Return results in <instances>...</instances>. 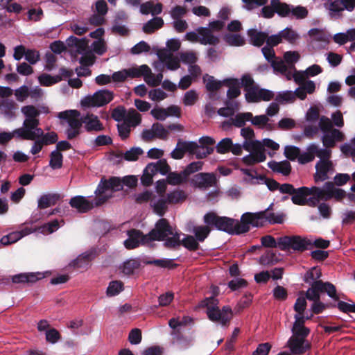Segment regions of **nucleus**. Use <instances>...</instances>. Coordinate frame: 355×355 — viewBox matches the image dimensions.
I'll list each match as a JSON object with an SVG mask.
<instances>
[{
  "instance_id": "nucleus-1",
  "label": "nucleus",
  "mask_w": 355,
  "mask_h": 355,
  "mask_svg": "<svg viewBox=\"0 0 355 355\" xmlns=\"http://www.w3.org/2000/svg\"><path fill=\"white\" fill-rule=\"evenodd\" d=\"M218 304V300L215 296H211L202 300L199 306L207 309L206 313L209 320L227 327L234 316L232 309L229 306H224L220 309Z\"/></svg>"
},
{
  "instance_id": "nucleus-2",
  "label": "nucleus",
  "mask_w": 355,
  "mask_h": 355,
  "mask_svg": "<svg viewBox=\"0 0 355 355\" xmlns=\"http://www.w3.org/2000/svg\"><path fill=\"white\" fill-rule=\"evenodd\" d=\"M204 223L216 230L230 234H241L239 232L240 221L227 216H220L214 211L207 213L203 217Z\"/></svg>"
},
{
  "instance_id": "nucleus-3",
  "label": "nucleus",
  "mask_w": 355,
  "mask_h": 355,
  "mask_svg": "<svg viewBox=\"0 0 355 355\" xmlns=\"http://www.w3.org/2000/svg\"><path fill=\"white\" fill-rule=\"evenodd\" d=\"M58 117L65 120L68 123L65 134L69 140H72L80 135L83 119L78 110H69L60 112L58 113Z\"/></svg>"
},
{
  "instance_id": "nucleus-4",
  "label": "nucleus",
  "mask_w": 355,
  "mask_h": 355,
  "mask_svg": "<svg viewBox=\"0 0 355 355\" xmlns=\"http://www.w3.org/2000/svg\"><path fill=\"white\" fill-rule=\"evenodd\" d=\"M281 193L283 194L291 195V200L294 205L304 206L306 197L311 194H318V187H301L295 189L291 184L284 183L283 187L281 189Z\"/></svg>"
},
{
  "instance_id": "nucleus-5",
  "label": "nucleus",
  "mask_w": 355,
  "mask_h": 355,
  "mask_svg": "<svg viewBox=\"0 0 355 355\" xmlns=\"http://www.w3.org/2000/svg\"><path fill=\"white\" fill-rule=\"evenodd\" d=\"M321 276L322 272L320 269L317 267H313L306 272L304 275L303 280L306 284H309L311 286L310 288L314 287L315 285L318 283H322V290H327L329 288V291H327L328 296L334 300H338V295L337 294L336 286L329 282H324L320 280L319 279Z\"/></svg>"
},
{
  "instance_id": "nucleus-6",
  "label": "nucleus",
  "mask_w": 355,
  "mask_h": 355,
  "mask_svg": "<svg viewBox=\"0 0 355 355\" xmlns=\"http://www.w3.org/2000/svg\"><path fill=\"white\" fill-rule=\"evenodd\" d=\"M311 239L298 235L284 236L279 238V248L282 251L293 250L302 252L309 249Z\"/></svg>"
},
{
  "instance_id": "nucleus-7",
  "label": "nucleus",
  "mask_w": 355,
  "mask_h": 355,
  "mask_svg": "<svg viewBox=\"0 0 355 355\" xmlns=\"http://www.w3.org/2000/svg\"><path fill=\"white\" fill-rule=\"evenodd\" d=\"M113 93L107 89H101L93 95H88L81 100L83 107H101L108 104L113 99Z\"/></svg>"
},
{
  "instance_id": "nucleus-8",
  "label": "nucleus",
  "mask_w": 355,
  "mask_h": 355,
  "mask_svg": "<svg viewBox=\"0 0 355 355\" xmlns=\"http://www.w3.org/2000/svg\"><path fill=\"white\" fill-rule=\"evenodd\" d=\"M264 216V212H263V211L256 213H244L241 217L240 225L239 226L240 230L239 232H242V234H243L249 232L250 225L255 227H261L264 226L266 223Z\"/></svg>"
},
{
  "instance_id": "nucleus-9",
  "label": "nucleus",
  "mask_w": 355,
  "mask_h": 355,
  "mask_svg": "<svg viewBox=\"0 0 355 355\" xmlns=\"http://www.w3.org/2000/svg\"><path fill=\"white\" fill-rule=\"evenodd\" d=\"M322 283H318L313 288H309L304 293L306 297L309 301H312L313 304L311 306V311L313 314H320L325 310L324 303L320 301V293H327V290H322Z\"/></svg>"
},
{
  "instance_id": "nucleus-10",
  "label": "nucleus",
  "mask_w": 355,
  "mask_h": 355,
  "mask_svg": "<svg viewBox=\"0 0 355 355\" xmlns=\"http://www.w3.org/2000/svg\"><path fill=\"white\" fill-rule=\"evenodd\" d=\"M172 234V227L170 225L166 218H162L159 219L155 227L151 230L146 236L149 242L153 241H164L169 234Z\"/></svg>"
},
{
  "instance_id": "nucleus-11",
  "label": "nucleus",
  "mask_w": 355,
  "mask_h": 355,
  "mask_svg": "<svg viewBox=\"0 0 355 355\" xmlns=\"http://www.w3.org/2000/svg\"><path fill=\"white\" fill-rule=\"evenodd\" d=\"M318 195L320 198H324V201H328L334 198L336 201H341L346 197L347 193L345 190L336 188L332 182H327L322 188L318 187Z\"/></svg>"
},
{
  "instance_id": "nucleus-12",
  "label": "nucleus",
  "mask_w": 355,
  "mask_h": 355,
  "mask_svg": "<svg viewBox=\"0 0 355 355\" xmlns=\"http://www.w3.org/2000/svg\"><path fill=\"white\" fill-rule=\"evenodd\" d=\"M40 121L34 127L29 128L27 125H24L22 128L15 129V133L17 137L23 140H36L41 139L44 135V131L39 128Z\"/></svg>"
},
{
  "instance_id": "nucleus-13",
  "label": "nucleus",
  "mask_w": 355,
  "mask_h": 355,
  "mask_svg": "<svg viewBox=\"0 0 355 355\" xmlns=\"http://www.w3.org/2000/svg\"><path fill=\"white\" fill-rule=\"evenodd\" d=\"M128 238L124 241L123 244L125 248L128 250L135 249L139 247L140 243H148L146 234L144 235L143 232L139 230L131 229L128 231Z\"/></svg>"
},
{
  "instance_id": "nucleus-14",
  "label": "nucleus",
  "mask_w": 355,
  "mask_h": 355,
  "mask_svg": "<svg viewBox=\"0 0 355 355\" xmlns=\"http://www.w3.org/2000/svg\"><path fill=\"white\" fill-rule=\"evenodd\" d=\"M217 179L214 173H200L194 175L193 183L195 187L206 190L216 184Z\"/></svg>"
},
{
  "instance_id": "nucleus-15",
  "label": "nucleus",
  "mask_w": 355,
  "mask_h": 355,
  "mask_svg": "<svg viewBox=\"0 0 355 355\" xmlns=\"http://www.w3.org/2000/svg\"><path fill=\"white\" fill-rule=\"evenodd\" d=\"M333 164L330 160H320L315 164V173L313 175L315 182L329 179L328 173L332 169Z\"/></svg>"
},
{
  "instance_id": "nucleus-16",
  "label": "nucleus",
  "mask_w": 355,
  "mask_h": 355,
  "mask_svg": "<svg viewBox=\"0 0 355 355\" xmlns=\"http://www.w3.org/2000/svg\"><path fill=\"white\" fill-rule=\"evenodd\" d=\"M288 347L293 354L302 355L311 348L309 343L304 338H295L291 336L287 343Z\"/></svg>"
},
{
  "instance_id": "nucleus-17",
  "label": "nucleus",
  "mask_w": 355,
  "mask_h": 355,
  "mask_svg": "<svg viewBox=\"0 0 355 355\" xmlns=\"http://www.w3.org/2000/svg\"><path fill=\"white\" fill-rule=\"evenodd\" d=\"M84 127L87 132H100L104 130L103 123L99 120L98 117L94 114H87L83 116Z\"/></svg>"
},
{
  "instance_id": "nucleus-18",
  "label": "nucleus",
  "mask_w": 355,
  "mask_h": 355,
  "mask_svg": "<svg viewBox=\"0 0 355 355\" xmlns=\"http://www.w3.org/2000/svg\"><path fill=\"white\" fill-rule=\"evenodd\" d=\"M21 112L26 116L23 125H27L29 128H32L39 121L37 117L40 116V112L34 105H25L22 107Z\"/></svg>"
},
{
  "instance_id": "nucleus-19",
  "label": "nucleus",
  "mask_w": 355,
  "mask_h": 355,
  "mask_svg": "<svg viewBox=\"0 0 355 355\" xmlns=\"http://www.w3.org/2000/svg\"><path fill=\"white\" fill-rule=\"evenodd\" d=\"M69 205L76 209L80 213H86L94 208L93 201L88 200L85 197L76 196L71 198Z\"/></svg>"
},
{
  "instance_id": "nucleus-20",
  "label": "nucleus",
  "mask_w": 355,
  "mask_h": 355,
  "mask_svg": "<svg viewBox=\"0 0 355 355\" xmlns=\"http://www.w3.org/2000/svg\"><path fill=\"white\" fill-rule=\"evenodd\" d=\"M345 136L339 130L334 128L330 132H326L322 138V141L326 148H333L336 145V141H343Z\"/></svg>"
},
{
  "instance_id": "nucleus-21",
  "label": "nucleus",
  "mask_w": 355,
  "mask_h": 355,
  "mask_svg": "<svg viewBox=\"0 0 355 355\" xmlns=\"http://www.w3.org/2000/svg\"><path fill=\"white\" fill-rule=\"evenodd\" d=\"M224 86L229 87L227 92V97L232 100L241 95L240 83L238 78H227L223 79Z\"/></svg>"
},
{
  "instance_id": "nucleus-22",
  "label": "nucleus",
  "mask_w": 355,
  "mask_h": 355,
  "mask_svg": "<svg viewBox=\"0 0 355 355\" xmlns=\"http://www.w3.org/2000/svg\"><path fill=\"white\" fill-rule=\"evenodd\" d=\"M197 32L202 36L200 38V44L202 45H216L220 42L219 37L214 35L211 30L208 28L200 27L197 29Z\"/></svg>"
},
{
  "instance_id": "nucleus-23",
  "label": "nucleus",
  "mask_w": 355,
  "mask_h": 355,
  "mask_svg": "<svg viewBox=\"0 0 355 355\" xmlns=\"http://www.w3.org/2000/svg\"><path fill=\"white\" fill-rule=\"evenodd\" d=\"M60 198V194L57 193L44 194L41 196L37 200V207L40 209H44L51 206L55 205Z\"/></svg>"
},
{
  "instance_id": "nucleus-24",
  "label": "nucleus",
  "mask_w": 355,
  "mask_h": 355,
  "mask_svg": "<svg viewBox=\"0 0 355 355\" xmlns=\"http://www.w3.org/2000/svg\"><path fill=\"white\" fill-rule=\"evenodd\" d=\"M204 83L206 85V89L209 94V98L214 100L216 99V94L214 92L220 89L222 86L224 85L223 80H217L212 76H209L206 74V76L203 78Z\"/></svg>"
},
{
  "instance_id": "nucleus-25",
  "label": "nucleus",
  "mask_w": 355,
  "mask_h": 355,
  "mask_svg": "<svg viewBox=\"0 0 355 355\" xmlns=\"http://www.w3.org/2000/svg\"><path fill=\"white\" fill-rule=\"evenodd\" d=\"M44 275L41 272L37 273H20L14 275L12 277V282L15 284L19 283H34L39 279L44 278Z\"/></svg>"
},
{
  "instance_id": "nucleus-26",
  "label": "nucleus",
  "mask_w": 355,
  "mask_h": 355,
  "mask_svg": "<svg viewBox=\"0 0 355 355\" xmlns=\"http://www.w3.org/2000/svg\"><path fill=\"white\" fill-rule=\"evenodd\" d=\"M268 166L274 172H277L287 176L291 172V165L287 160L277 162L276 161H270L268 163Z\"/></svg>"
},
{
  "instance_id": "nucleus-27",
  "label": "nucleus",
  "mask_w": 355,
  "mask_h": 355,
  "mask_svg": "<svg viewBox=\"0 0 355 355\" xmlns=\"http://www.w3.org/2000/svg\"><path fill=\"white\" fill-rule=\"evenodd\" d=\"M155 67L159 70V73H158L157 75H154L151 72V69H150V73H148L145 76L144 80L146 83L151 87H157L161 83L162 79H163V74H162V70L164 69V65L161 63H156L155 64Z\"/></svg>"
},
{
  "instance_id": "nucleus-28",
  "label": "nucleus",
  "mask_w": 355,
  "mask_h": 355,
  "mask_svg": "<svg viewBox=\"0 0 355 355\" xmlns=\"http://www.w3.org/2000/svg\"><path fill=\"white\" fill-rule=\"evenodd\" d=\"M248 35L251 43L255 46H261L268 37V33L263 31H258L257 29L251 28L248 31Z\"/></svg>"
},
{
  "instance_id": "nucleus-29",
  "label": "nucleus",
  "mask_w": 355,
  "mask_h": 355,
  "mask_svg": "<svg viewBox=\"0 0 355 355\" xmlns=\"http://www.w3.org/2000/svg\"><path fill=\"white\" fill-rule=\"evenodd\" d=\"M95 250L85 252L73 260L72 265L77 268H85L88 266L89 262L95 257Z\"/></svg>"
},
{
  "instance_id": "nucleus-30",
  "label": "nucleus",
  "mask_w": 355,
  "mask_h": 355,
  "mask_svg": "<svg viewBox=\"0 0 355 355\" xmlns=\"http://www.w3.org/2000/svg\"><path fill=\"white\" fill-rule=\"evenodd\" d=\"M144 263L146 265H153L157 267L168 269H173L178 266L177 263H173V260L171 259H144Z\"/></svg>"
},
{
  "instance_id": "nucleus-31",
  "label": "nucleus",
  "mask_w": 355,
  "mask_h": 355,
  "mask_svg": "<svg viewBox=\"0 0 355 355\" xmlns=\"http://www.w3.org/2000/svg\"><path fill=\"white\" fill-rule=\"evenodd\" d=\"M270 4L275 8V13L281 17H287L291 14V6L280 0H271Z\"/></svg>"
},
{
  "instance_id": "nucleus-32",
  "label": "nucleus",
  "mask_w": 355,
  "mask_h": 355,
  "mask_svg": "<svg viewBox=\"0 0 355 355\" xmlns=\"http://www.w3.org/2000/svg\"><path fill=\"white\" fill-rule=\"evenodd\" d=\"M164 25V21L161 17H154L148 21L143 26V31L147 34H151L156 30L162 28Z\"/></svg>"
},
{
  "instance_id": "nucleus-33",
  "label": "nucleus",
  "mask_w": 355,
  "mask_h": 355,
  "mask_svg": "<svg viewBox=\"0 0 355 355\" xmlns=\"http://www.w3.org/2000/svg\"><path fill=\"white\" fill-rule=\"evenodd\" d=\"M211 225H198L193 227V233L194 237L198 242H204L209 236L211 230Z\"/></svg>"
},
{
  "instance_id": "nucleus-34",
  "label": "nucleus",
  "mask_w": 355,
  "mask_h": 355,
  "mask_svg": "<svg viewBox=\"0 0 355 355\" xmlns=\"http://www.w3.org/2000/svg\"><path fill=\"white\" fill-rule=\"evenodd\" d=\"M141 266L139 259H130L125 261L121 268V271L125 275H132L135 270L138 269Z\"/></svg>"
},
{
  "instance_id": "nucleus-35",
  "label": "nucleus",
  "mask_w": 355,
  "mask_h": 355,
  "mask_svg": "<svg viewBox=\"0 0 355 355\" xmlns=\"http://www.w3.org/2000/svg\"><path fill=\"white\" fill-rule=\"evenodd\" d=\"M316 152V145L314 144H311L307 148V151L300 154L298 157V162L300 164H306L309 162H312L315 155Z\"/></svg>"
},
{
  "instance_id": "nucleus-36",
  "label": "nucleus",
  "mask_w": 355,
  "mask_h": 355,
  "mask_svg": "<svg viewBox=\"0 0 355 355\" xmlns=\"http://www.w3.org/2000/svg\"><path fill=\"white\" fill-rule=\"evenodd\" d=\"M34 232H36V229L33 228L32 225L31 227L25 226L20 231L13 232L8 235L12 244L17 242L22 237L27 236Z\"/></svg>"
},
{
  "instance_id": "nucleus-37",
  "label": "nucleus",
  "mask_w": 355,
  "mask_h": 355,
  "mask_svg": "<svg viewBox=\"0 0 355 355\" xmlns=\"http://www.w3.org/2000/svg\"><path fill=\"white\" fill-rule=\"evenodd\" d=\"M264 212V219L270 225L282 224L284 222L286 215L284 213L275 214L272 211H263Z\"/></svg>"
},
{
  "instance_id": "nucleus-38",
  "label": "nucleus",
  "mask_w": 355,
  "mask_h": 355,
  "mask_svg": "<svg viewBox=\"0 0 355 355\" xmlns=\"http://www.w3.org/2000/svg\"><path fill=\"white\" fill-rule=\"evenodd\" d=\"M126 70L128 73V77H130L132 78L143 76L145 79V76L148 73H150V68L146 64L141 65L139 67L129 68Z\"/></svg>"
},
{
  "instance_id": "nucleus-39",
  "label": "nucleus",
  "mask_w": 355,
  "mask_h": 355,
  "mask_svg": "<svg viewBox=\"0 0 355 355\" xmlns=\"http://www.w3.org/2000/svg\"><path fill=\"white\" fill-rule=\"evenodd\" d=\"M154 168V165L148 164L144 168L141 177V182L144 186L149 187L153 184V178L155 175L153 172Z\"/></svg>"
},
{
  "instance_id": "nucleus-40",
  "label": "nucleus",
  "mask_w": 355,
  "mask_h": 355,
  "mask_svg": "<svg viewBox=\"0 0 355 355\" xmlns=\"http://www.w3.org/2000/svg\"><path fill=\"white\" fill-rule=\"evenodd\" d=\"M63 155L58 150H53L50 154L49 166L52 169H60L62 167Z\"/></svg>"
},
{
  "instance_id": "nucleus-41",
  "label": "nucleus",
  "mask_w": 355,
  "mask_h": 355,
  "mask_svg": "<svg viewBox=\"0 0 355 355\" xmlns=\"http://www.w3.org/2000/svg\"><path fill=\"white\" fill-rule=\"evenodd\" d=\"M125 122L128 123L131 127H136L141 122V114L134 108L130 109L128 112Z\"/></svg>"
},
{
  "instance_id": "nucleus-42",
  "label": "nucleus",
  "mask_w": 355,
  "mask_h": 355,
  "mask_svg": "<svg viewBox=\"0 0 355 355\" xmlns=\"http://www.w3.org/2000/svg\"><path fill=\"white\" fill-rule=\"evenodd\" d=\"M282 41L285 40L290 44H294L299 38L298 34L291 28L286 27L284 30L279 32Z\"/></svg>"
},
{
  "instance_id": "nucleus-43",
  "label": "nucleus",
  "mask_w": 355,
  "mask_h": 355,
  "mask_svg": "<svg viewBox=\"0 0 355 355\" xmlns=\"http://www.w3.org/2000/svg\"><path fill=\"white\" fill-rule=\"evenodd\" d=\"M17 104L12 100H3L0 105V109L3 114L8 117L15 116V110Z\"/></svg>"
},
{
  "instance_id": "nucleus-44",
  "label": "nucleus",
  "mask_w": 355,
  "mask_h": 355,
  "mask_svg": "<svg viewBox=\"0 0 355 355\" xmlns=\"http://www.w3.org/2000/svg\"><path fill=\"white\" fill-rule=\"evenodd\" d=\"M266 159V155L260 153L259 155L250 153L242 158L243 162L247 166H253L257 163L263 162Z\"/></svg>"
},
{
  "instance_id": "nucleus-45",
  "label": "nucleus",
  "mask_w": 355,
  "mask_h": 355,
  "mask_svg": "<svg viewBox=\"0 0 355 355\" xmlns=\"http://www.w3.org/2000/svg\"><path fill=\"white\" fill-rule=\"evenodd\" d=\"M181 245H183L189 251L195 252L200 248L199 242L193 236L187 235L181 242Z\"/></svg>"
},
{
  "instance_id": "nucleus-46",
  "label": "nucleus",
  "mask_w": 355,
  "mask_h": 355,
  "mask_svg": "<svg viewBox=\"0 0 355 355\" xmlns=\"http://www.w3.org/2000/svg\"><path fill=\"white\" fill-rule=\"evenodd\" d=\"M224 40L229 45L234 46H241L245 44L243 37L239 34H225L224 35Z\"/></svg>"
},
{
  "instance_id": "nucleus-47",
  "label": "nucleus",
  "mask_w": 355,
  "mask_h": 355,
  "mask_svg": "<svg viewBox=\"0 0 355 355\" xmlns=\"http://www.w3.org/2000/svg\"><path fill=\"white\" fill-rule=\"evenodd\" d=\"M62 80V77L60 76H52L49 74L43 73L38 77L39 83L46 87H49L57 83H59Z\"/></svg>"
},
{
  "instance_id": "nucleus-48",
  "label": "nucleus",
  "mask_w": 355,
  "mask_h": 355,
  "mask_svg": "<svg viewBox=\"0 0 355 355\" xmlns=\"http://www.w3.org/2000/svg\"><path fill=\"white\" fill-rule=\"evenodd\" d=\"M250 121H251L252 124L254 126L260 128L266 127L268 130L272 129L271 125L268 123L269 118L266 115L252 116V118Z\"/></svg>"
},
{
  "instance_id": "nucleus-49",
  "label": "nucleus",
  "mask_w": 355,
  "mask_h": 355,
  "mask_svg": "<svg viewBox=\"0 0 355 355\" xmlns=\"http://www.w3.org/2000/svg\"><path fill=\"white\" fill-rule=\"evenodd\" d=\"M149 164H153L155 166L153 169L155 174L159 172L162 175H165L168 174L171 170V167L165 159H159L156 163H150Z\"/></svg>"
},
{
  "instance_id": "nucleus-50",
  "label": "nucleus",
  "mask_w": 355,
  "mask_h": 355,
  "mask_svg": "<svg viewBox=\"0 0 355 355\" xmlns=\"http://www.w3.org/2000/svg\"><path fill=\"white\" fill-rule=\"evenodd\" d=\"M33 227L36 229V232H40L42 234H51L59 227V222L55 219L40 227Z\"/></svg>"
},
{
  "instance_id": "nucleus-51",
  "label": "nucleus",
  "mask_w": 355,
  "mask_h": 355,
  "mask_svg": "<svg viewBox=\"0 0 355 355\" xmlns=\"http://www.w3.org/2000/svg\"><path fill=\"white\" fill-rule=\"evenodd\" d=\"M144 153V150L140 147H132L123 154V158L128 162H135L139 159V157Z\"/></svg>"
},
{
  "instance_id": "nucleus-52",
  "label": "nucleus",
  "mask_w": 355,
  "mask_h": 355,
  "mask_svg": "<svg viewBox=\"0 0 355 355\" xmlns=\"http://www.w3.org/2000/svg\"><path fill=\"white\" fill-rule=\"evenodd\" d=\"M123 290V284L120 281H112L107 288L106 293L107 296L112 297L118 295Z\"/></svg>"
},
{
  "instance_id": "nucleus-53",
  "label": "nucleus",
  "mask_w": 355,
  "mask_h": 355,
  "mask_svg": "<svg viewBox=\"0 0 355 355\" xmlns=\"http://www.w3.org/2000/svg\"><path fill=\"white\" fill-rule=\"evenodd\" d=\"M187 178L184 177L182 174V171L180 173L177 172H169L166 178V182L171 185H179L186 180Z\"/></svg>"
},
{
  "instance_id": "nucleus-54",
  "label": "nucleus",
  "mask_w": 355,
  "mask_h": 355,
  "mask_svg": "<svg viewBox=\"0 0 355 355\" xmlns=\"http://www.w3.org/2000/svg\"><path fill=\"white\" fill-rule=\"evenodd\" d=\"M186 198L185 193L182 190H176L167 194V201L169 204L179 203Z\"/></svg>"
},
{
  "instance_id": "nucleus-55",
  "label": "nucleus",
  "mask_w": 355,
  "mask_h": 355,
  "mask_svg": "<svg viewBox=\"0 0 355 355\" xmlns=\"http://www.w3.org/2000/svg\"><path fill=\"white\" fill-rule=\"evenodd\" d=\"M252 118L251 112L239 113L233 119L232 123L236 127L241 128L245 125L246 121H250Z\"/></svg>"
},
{
  "instance_id": "nucleus-56",
  "label": "nucleus",
  "mask_w": 355,
  "mask_h": 355,
  "mask_svg": "<svg viewBox=\"0 0 355 355\" xmlns=\"http://www.w3.org/2000/svg\"><path fill=\"white\" fill-rule=\"evenodd\" d=\"M155 138L166 140L168 136V131L162 123H155L152 125Z\"/></svg>"
},
{
  "instance_id": "nucleus-57",
  "label": "nucleus",
  "mask_w": 355,
  "mask_h": 355,
  "mask_svg": "<svg viewBox=\"0 0 355 355\" xmlns=\"http://www.w3.org/2000/svg\"><path fill=\"white\" fill-rule=\"evenodd\" d=\"M232 147V140L226 137L220 140L216 146V152L219 154H225L230 150Z\"/></svg>"
},
{
  "instance_id": "nucleus-58",
  "label": "nucleus",
  "mask_w": 355,
  "mask_h": 355,
  "mask_svg": "<svg viewBox=\"0 0 355 355\" xmlns=\"http://www.w3.org/2000/svg\"><path fill=\"white\" fill-rule=\"evenodd\" d=\"M308 35L317 42H326L327 40V35L322 29L318 28H311L309 31Z\"/></svg>"
},
{
  "instance_id": "nucleus-59",
  "label": "nucleus",
  "mask_w": 355,
  "mask_h": 355,
  "mask_svg": "<svg viewBox=\"0 0 355 355\" xmlns=\"http://www.w3.org/2000/svg\"><path fill=\"white\" fill-rule=\"evenodd\" d=\"M178 146H180L184 153H189L193 155L195 150L199 148V145L195 141H184L181 139H178Z\"/></svg>"
},
{
  "instance_id": "nucleus-60",
  "label": "nucleus",
  "mask_w": 355,
  "mask_h": 355,
  "mask_svg": "<svg viewBox=\"0 0 355 355\" xmlns=\"http://www.w3.org/2000/svg\"><path fill=\"white\" fill-rule=\"evenodd\" d=\"M275 101L279 103H293L295 101V94L292 91L279 92L275 97Z\"/></svg>"
},
{
  "instance_id": "nucleus-61",
  "label": "nucleus",
  "mask_w": 355,
  "mask_h": 355,
  "mask_svg": "<svg viewBox=\"0 0 355 355\" xmlns=\"http://www.w3.org/2000/svg\"><path fill=\"white\" fill-rule=\"evenodd\" d=\"M169 204L166 199L160 198L153 205L154 211L159 216H163Z\"/></svg>"
},
{
  "instance_id": "nucleus-62",
  "label": "nucleus",
  "mask_w": 355,
  "mask_h": 355,
  "mask_svg": "<svg viewBox=\"0 0 355 355\" xmlns=\"http://www.w3.org/2000/svg\"><path fill=\"white\" fill-rule=\"evenodd\" d=\"M203 162L201 161L193 162L186 166L182 171V174L184 177L188 178L191 174L201 170Z\"/></svg>"
},
{
  "instance_id": "nucleus-63",
  "label": "nucleus",
  "mask_w": 355,
  "mask_h": 355,
  "mask_svg": "<svg viewBox=\"0 0 355 355\" xmlns=\"http://www.w3.org/2000/svg\"><path fill=\"white\" fill-rule=\"evenodd\" d=\"M300 153V149L295 146H287L284 148L285 157L291 161H295L298 159Z\"/></svg>"
},
{
  "instance_id": "nucleus-64",
  "label": "nucleus",
  "mask_w": 355,
  "mask_h": 355,
  "mask_svg": "<svg viewBox=\"0 0 355 355\" xmlns=\"http://www.w3.org/2000/svg\"><path fill=\"white\" fill-rule=\"evenodd\" d=\"M291 13L297 19H302L308 16L309 12L306 8L302 6H291Z\"/></svg>"
}]
</instances>
